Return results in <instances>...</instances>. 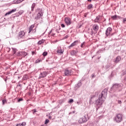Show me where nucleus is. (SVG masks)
<instances>
[{
    "mask_svg": "<svg viewBox=\"0 0 126 126\" xmlns=\"http://www.w3.org/2000/svg\"><path fill=\"white\" fill-rule=\"evenodd\" d=\"M108 94V89H104L99 95L98 98L95 101L94 103L95 105L98 106V107H100V106H102L103 103L105 102V100H106V98L107 97V95Z\"/></svg>",
    "mask_w": 126,
    "mask_h": 126,
    "instance_id": "f257e3e1",
    "label": "nucleus"
},
{
    "mask_svg": "<svg viewBox=\"0 0 126 126\" xmlns=\"http://www.w3.org/2000/svg\"><path fill=\"white\" fill-rule=\"evenodd\" d=\"M123 87V84L116 83L113 85L109 90L110 93H115L116 91H120V89Z\"/></svg>",
    "mask_w": 126,
    "mask_h": 126,
    "instance_id": "f03ea898",
    "label": "nucleus"
},
{
    "mask_svg": "<svg viewBox=\"0 0 126 126\" xmlns=\"http://www.w3.org/2000/svg\"><path fill=\"white\" fill-rule=\"evenodd\" d=\"M114 120L115 122H116V123H118V124L121 123V122L123 121V114L120 113L116 114Z\"/></svg>",
    "mask_w": 126,
    "mask_h": 126,
    "instance_id": "7ed1b4c3",
    "label": "nucleus"
},
{
    "mask_svg": "<svg viewBox=\"0 0 126 126\" xmlns=\"http://www.w3.org/2000/svg\"><path fill=\"white\" fill-rule=\"evenodd\" d=\"M42 16H43V11L42 9H39L38 13L36 16L34 17V19L35 20H39L40 18H42Z\"/></svg>",
    "mask_w": 126,
    "mask_h": 126,
    "instance_id": "20e7f679",
    "label": "nucleus"
},
{
    "mask_svg": "<svg viewBox=\"0 0 126 126\" xmlns=\"http://www.w3.org/2000/svg\"><path fill=\"white\" fill-rule=\"evenodd\" d=\"M72 70L71 69H65L64 71V76H70L72 75Z\"/></svg>",
    "mask_w": 126,
    "mask_h": 126,
    "instance_id": "39448f33",
    "label": "nucleus"
},
{
    "mask_svg": "<svg viewBox=\"0 0 126 126\" xmlns=\"http://www.w3.org/2000/svg\"><path fill=\"white\" fill-rule=\"evenodd\" d=\"M86 115H85L83 118H81L79 120V124H84V123H86L87 121H88V118H87Z\"/></svg>",
    "mask_w": 126,
    "mask_h": 126,
    "instance_id": "423d86ee",
    "label": "nucleus"
},
{
    "mask_svg": "<svg viewBox=\"0 0 126 126\" xmlns=\"http://www.w3.org/2000/svg\"><path fill=\"white\" fill-rule=\"evenodd\" d=\"M48 75V72L47 71H43L41 72L38 77V79H42V78H44Z\"/></svg>",
    "mask_w": 126,
    "mask_h": 126,
    "instance_id": "0eeeda50",
    "label": "nucleus"
},
{
    "mask_svg": "<svg viewBox=\"0 0 126 126\" xmlns=\"http://www.w3.org/2000/svg\"><path fill=\"white\" fill-rule=\"evenodd\" d=\"M25 35V32H24V31H22L18 33V38L19 39H21V38H24Z\"/></svg>",
    "mask_w": 126,
    "mask_h": 126,
    "instance_id": "6e6552de",
    "label": "nucleus"
},
{
    "mask_svg": "<svg viewBox=\"0 0 126 126\" xmlns=\"http://www.w3.org/2000/svg\"><path fill=\"white\" fill-rule=\"evenodd\" d=\"M111 32H112V28H108L105 32V34L106 37H108V36H109V35L111 34Z\"/></svg>",
    "mask_w": 126,
    "mask_h": 126,
    "instance_id": "1a4fd4ad",
    "label": "nucleus"
},
{
    "mask_svg": "<svg viewBox=\"0 0 126 126\" xmlns=\"http://www.w3.org/2000/svg\"><path fill=\"white\" fill-rule=\"evenodd\" d=\"M65 22L67 25H70L71 24V19L69 18H65Z\"/></svg>",
    "mask_w": 126,
    "mask_h": 126,
    "instance_id": "9d476101",
    "label": "nucleus"
},
{
    "mask_svg": "<svg viewBox=\"0 0 126 126\" xmlns=\"http://www.w3.org/2000/svg\"><path fill=\"white\" fill-rule=\"evenodd\" d=\"M100 17H101V16L98 15L96 17V18L94 20V22L95 23H99V22L101 21V19H100Z\"/></svg>",
    "mask_w": 126,
    "mask_h": 126,
    "instance_id": "9b49d317",
    "label": "nucleus"
},
{
    "mask_svg": "<svg viewBox=\"0 0 126 126\" xmlns=\"http://www.w3.org/2000/svg\"><path fill=\"white\" fill-rule=\"evenodd\" d=\"M78 43V40H75L74 42H73L72 43H71V45H70L68 46L69 49H71V48L74 47V46H76V44Z\"/></svg>",
    "mask_w": 126,
    "mask_h": 126,
    "instance_id": "f8f14e48",
    "label": "nucleus"
},
{
    "mask_svg": "<svg viewBox=\"0 0 126 126\" xmlns=\"http://www.w3.org/2000/svg\"><path fill=\"white\" fill-rule=\"evenodd\" d=\"M17 56L19 57L20 56H22L23 57H26V56H27V53L24 52H18Z\"/></svg>",
    "mask_w": 126,
    "mask_h": 126,
    "instance_id": "ddd939ff",
    "label": "nucleus"
},
{
    "mask_svg": "<svg viewBox=\"0 0 126 126\" xmlns=\"http://www.w3.org/2000/svg\"><path fill=\"white\" fill-rule=\"evenodd\" d=\"M82 85V83L81 82V80H80L78 82V84L75 85V88L76 89H78V88H79V87H81Z\"/></svg>",
    "mask_w": 126,
    "mask_h": 126,
    "instance_id": "4468645a",
    "label": "nucleus"
},
{
    "mask_svg": "<svg viewBox=\"0 0 126 126\" xmlns=\"http://www.w3.org/2000/svg\"><path fill=\"white\" fill-rule=\"evenodd\" d=\"M93 28L94 31H98L99 30V26L97 24H94L93 25Z\"/></svg>",
    "mask_w": 126,
    "mask_h": 126,
    "instance_id": "2eb2a0df",
    "label": "nucleus"
},
{
    "mask_svg": "<svg viewBox=\"0 0 126 126\" xmlns=\"http://www.w3.org/2000/svg\"><path fill=\"white\" fill-rule=\"evenodd\" d=\"M15 11H16V9H12V10L6 13L5 15V16H6V15H9V14H11V13H13V12H15Z\"/></svg>",
    "mask_w": 126,
    "mask_h": 126,
    "instance_id": "dca6fc26",
    "label": "nucleus"
},
{
    "mask_svg": "<svg viewBox=\"0 0 126 126\" xmlns=\"http://www.w3.org/2000/svg\"><path fill=\"white\" fill-rule=\"evenodd\" d=\"M121 60H122V57H121V56H118L116 58V60H115L114 63H119V62H120Z\"/></svg>",
    "mask_w": 126,
    "mask_h": 126,
    "instance_id": "f3484780",
    "label": "nucleus"
},
{
    "mask_svg": "<svg viewBox=\"0 0 126 126\" xmlns=\"http://www.w3.org/2000/svg\"><path fill=\"white\" fill-rule=\"evenodd\" d=\"M22 1H23V0H14L13 2V3L17 4L18 3H20V2H22Z\"/></svg>",
    "mask_w": 126,
    "mask_h": 126,
    "instance_id": "a211bd4d",
    "label": "nucleus"
},
{
    "mask_svg": "<svg viewBox=\"0 0 126 126\" xmlns=\"http://www.w3.org/2000/svg\"><path fill=\"white\" fill-rule=\"evenodd\" d=\"M96 99V95H93L91 96L90 102H93Z\"/></svg>",
    "mask_w": 126,
    "mask_h": 126,
    "instance_id": "6ab92c4d",
    "label": "nucleus"
},
{
    "mask_svg": "<svg viewBox=\"0 0 126 126\" xmlns=\"http://www.w3.org/2000/svg\"><path fill=\"white\" fill-rule=\"evenodd\" d=\"M78 51L75 50H72L70 52L71 56H75L77 54Z\"/></svg>",
    "mask_w": 126,
    "mask_h": 126,
    "instance_id": "aec40b11",
    "label": "nucleus"
},
{
    "mask_svg": "<svg viewBox=\"0 0 126 126\" xmlns=\"http://www.w3.org/2000/svg\"><path fill=\"white\" fill-rule=\"evenodd\" d=\"M35 6H36V3L33 2L31 6V11L33 12L34 11V8H35Z\"/></svg>",
    "mask_w": 126,
    "mask_h": 126,
    "instance_id": "412c9836",
    "label": "nucleus"
},
{
    "mask_svg": "<svg viewBox=\"0 0 126 126\" xmlns=\"http://www.w3.org/2000/svg\"><path fill=\"white\" fill-rule=\"evenodd\" d=\"M34 25H32L30 27V28L29 29V33H30L31 32V31H32V30H33V28H34Z\"/></svg>",
    "mask_w": 126,
    "mask_h": 126,
    "instance_id": "4be33fe9",
    "label": "nucleus"
},
{
    "mask_svg": "<svg viewBox=\"0 0 126 126\" xmlns=\"http://www.w3.org/2000/svg\"><path fill=\"white\" fill-rule=\"evenodd\" d=\"M45 43V40L44 39H41L38 42V45H42V44Z\"/></svg>",
    "mask_w": 126,
    "mask_h": 126,
    "instance_id": "5701e85b",
    "label": "nucleus"
},
{
    "mask_svg": "<svg viewBox=\"0 0 126 126\" xmlns=\"http://www.w3.org/2000/svg\"><path fill=\"white\" fill-rule=\"evenodd\" d=\"M11 49L12 50V53L14 55V54H15V53H16V52L17 51V49H16L14 47H12Z\"/></svg>",
    "mask_w": 126,
    "mask_h": 126,
    "instance_id": "b1692460",
    "label": "nucleus"
},
{
    "mask_svg": "<svg viewBox=\"0 0 126 126\" xmlns=\"http://www.w3.org/2000/svg\"><path fill=\"white\" fill-rule=\"evenodd\" d=\"M112 19H113V20H116L117 18H118V15H114L111 17Z\"/></svg>",
    "mask_w": 126,
    "mask_h": 126,
    "instance_id": "393cba45",
    "label": "nucleus"
},
{
    "mask_svg": "<svg viewBox=\"0 0 126 126\" xmlns=\"http://www.w3.org/2000/svg\"><path fill=\"white\" fill-rule=\"evenodd\" d=\"M87 8H88V9H91V8H93V5L92 4H89L87 6Z\"/></svg>",
    "mask_w": 126,
    "mask_h": 126,
    "instance_id": "a878e982",
    "label": "nucleus"
},
{
    "mask_svg": "<svg viewBox=\"0 0 126 126\" xmlns=\"http://www.w3.org/2000/svg\"><path fill=\"white\" fill-rule=\"evenodd\" d=\"M57 53L58 54H63V49H60L57 51Z\"/></svg>",
    "mask_w": 126,
    "mask_h": 126,
    "instance_id": "bb28decb",
    "label": "nucleus"
},
{
    "mask_svg": "<svg viewBox=\"0 0 126 126\" xmlns=\"http://www.w3.org/2000/svg\"><path fill=\"white\" fill-rule=\"evenodd\" d=\"M85 46V42H83L82 43H81V48H84Z\"/></svg>",
    "mask_w": 126,
    "mask_h": 126,
    "instance_id": "cd10ccee",
    "label": "nucleus"
},
{
    "mask_svg": "<svg viewBox=\"0 0 126 126\" xmlns=\"http://www.w3.org/2000/svg\"><path fill=\"white\" fill-rule=\"evenodd\" d=\"M32 112L33 115H35V113L37 112V110L34 109L32 110Z\"/></svg>",
    "mask_w": 126,
    "mask_h": 126,
    "instance_id": "c85d7f7f",
    "label": "nucleus"
},
{
    "mask_svg": "<svg viewBox=\"0 0 126 126\" xmlns=\"http://www.w3.org/2000/svg\"><path fill=\"white\" fill-rule=\"evenodd\" d=\"M43 56H44V57H46V56H47V55H48V52H43Z\"/></svg>",
    "mask_w": 126,
    "mask_h": 126,
    "instance_id": "c756f323",
    "label": "nucleus"
},
{
    "mask_svg": "<svg viewBox=\"0 0 126 126\" xmlns=\"http://www.w3.org/2000/svg\"><path fill=\"white\" fill-rule=\"evenodd\" d=\"M94 34H95V33H94V32L93 31V30H91V35L92 36H93V35H94Z\"/></svg>",
    "mask_w": 126,
    "mask_h": 126,
    "instance_id": "7c9ffc66",
    "label": "nucleus"
},
{
    "mask_svg": "<svg viewBox=\"0 0 126 126\" xmlns=\"http://www.w3.org/2000/svg\"><path fill=\"white\" fill-rule=\"evenodd\" d=\"M49 122H50V121H49V120H48V119H46V120H45V125H47V124H48V123H49Z\"/></svg>",
    "mask_w": 126,
    "mask_h": 126,
    "instance_id": "2f4dec72",
    "label": "nucleus"
},
{
    "mask_svg": "<svg viewBox=\"0 0 126 126\" xmlns=\"http://www.w3.org/2000/svg\"><path fill=\"white\" fill-rule=\"evenodd\" d=\"M126 18H125L123 19V23H124V24H126Z\"/></svg>",
    "mask_w": 126,
    "mask_h": 126,
    "instance_id": "473e14b6",
    "label": "nucleus"
},
{
    "mask_svg": "<svg viewBox=\"0 0 126 126\" xmlns=\"http://www.w3.org/2000/svg\"><path fill=\"white\" fill-rule=\"evenodd\" d=\"M6 102V99H3L2 100V104L3 105H4V103Z\"/></svg>",
    "mask_w": 126,
    "mask_h": 126,
    "instance_id": "72a5a7b5",
    "label": "nucleus"
},
{
    "mask_svg": "<svg viewBox=\"0 0 126 126\" xmlns=\"http://www.w3.org/2000/svg\"><path fill=\"white\" fill-rule=\"evenodd\" d=\"M21 101H23V99H22V98H19L18 100V102H21Z\"/></svg>",
    "mask_w": 126,
    "mask_h": 126,
    "instance_id": "f704fd0d",
    "label": "nucleus"
},
{
    "mask_svg": "<svg viewBox=\"0 0 126 126\" xmlns=\"http://www.w3.org/2000/svg\"><path fill=\"white\" fill-rule=\"evenodd\" d=\"M68 103H73V100L72 99H70Z\"/></svg>",
    "mask_w": 126,
    "mask_h": 126,
    "instance_id": "c9c22d12",
    "label": "nucleus"
},
{
    "mask_svg": "<svg viewBox=\"0 0 126 126\" xmlns=\"http://www.w3.org/2000/svg\"><path fill=\"white\" fill-rule=\"evenodd\" d=\"M61 27H62V28H64V27H65V26L64 25V24H61Z\"/></svg>",
    "mask_w": 126,
    "mask_h": 126,
    "instance_id": "e433bc0d",
    "label": "nucleus"
},
{
    "mask_svg": "<svg viewBox=\"0 0 126 126\" xmlns=\"http://www.w3.org/2000/svg\"><path fill=\"white\" fill-rule=\"evenodd\" d=\"M53 30H54V29L51 30V31L48 33L49 35L51 34V33H52V32H53Z\"/></svg>",
    "mask_w": 126,
    "mask_h": 126,
    "instance_id": "4c0bfd02",
    "label": "nucleus"
},
{
    "mask_svg": "<svg viewBox=\"0 0 126 126\" xmlns=\"http://www.w3.org/2000/svg\"><path fill=\"white\" fill-rule=\"evenodd\" d=\"M32 55H36V52H35V51H32Z\"/></svg>",
    "mask_w": 126,
    "mask_h": 126,
    "instance_id": "58836bf2",
    "label": "nucleus"
},
{
    "mask_svg": "<svg viewBox=\"0 0 126 126\" xmlns=\"http://www.w3.org/2000/svg\"><path fill=\"white\" fill-rule=\"evenodd\" d=\"M92 78H94V77H95V74H93L92 75Z\"/></svg>",
    "mask_w": 126,
    "mask_h": 126,
    "instance_id": "ea45409f",
    "label": "nucleus"
},
{
    "mask_svg": "<svg viewBox=\"0 0 126 126\" xmlns=\"http://www.w3.org/2000/svg\"><path fill=\"white\" fill-rule=\"evenodd\" d=\"M16 126H22V124H18Z\"/></svg>",
    "mask_w": 126,
    "mask_h": 126,
    "instance_id": "a19ab883",
    "label": "nucleus"
},
{
    "mask_svg": "<svg viewBox=\"0 0 126 126\" xmlns=\"http://www.w3.org/2000/svg\"><path fill=\"white\" fill-rule=\"evenodd\" d=\"M118 104H122V101H121V100H118Z\"/></svg>",
    "mask_w": 126,
    "mask_h": 126,
    "instance_id": "79ce46f5",
    "label": "nucleus"
},
{
    "mask_svg": "<svg viewBox=\"0 0 126 126\" xmlns=\"http://www.w3.org/2000/svg\"><path fill=\"white\" fill-rule=\"evenodd\" d=\"M51 35H52V36H55V35H56V33L52 32Z\"/></svg>",
    "mask_w": 126,
    "mask_h": 126,
    "instance_id": "37998d69",
    "label": "nucleus"
},
{
    "mask_svg": "<svg viewBox=\"0 0 126 126\" xmlns=\"http://www.w3.org/2000/svg\"><path fill=\"white\" fill-rule=\"evenodd\" d=\"M21 125H22V126H24L25 125H26L25 123H22V124H20Z\"/></svg>",
    "mask_w": 126,
    "mask_h": 126,
    "instance_id": "c03bdc74",
    "label": "nucleus"
},
{
    "mask_svg": "<svg viewBox=\"0 0 126 126\" xmlns=\"http://www.w3.org/2000/svg\"><path fill=\"white\" fill-rule=\"evenodd\" d=\"M56 32H57V33H60V32H59V31L58 30H55Z\"/></svg>",
    "mask_w": 126,
    "mask_h": 126,
    "instance_id": "a18cd8bd",
    "label": "nucleus"
},
{
    "mask_svg": "<svg viewBox=\"0 0 126 126\" xmlns=\"http://www.w3.org/2000/svg\"><path fill=\"white\" fill-rule=\"evenodd\" d=\"M117 18H119V19H120V18H121V17L119 16H117Z\"/></svg>",
    "mask_w": 126,
    "mask_h": 126,
    "instance_id": "49530a36",
    "label": "nucleus"
},
{
    "mask_svg": "<svg viewBox=\"0 0 126 126\" xmlns=\"http://www.w3.org/2000/svg\"><path fill=\"white\" fill-rule=\"evenodd\" d=\"M88 1H92V0H88Z\"/></svg>",
    "mask_w": 126,
    "mask_h": 126,
    "instance_id": "de8ad7c7",
    "label": "nucleus"
},
{
    "mask_svg": "<svg viewBox=\"0 0 126 126\" xmlns=\"http://www.w3.org/2000/svg\"><path fill=\"white\" fill-rule=\"evenodd\" d=\"M40 61H37L36 63H40Z\"/></svg>",
    "mask_w": 126,
    "mask_h": 126,
    "instance_id": "09e8293b",
    "label": "nucleus"
},
{
    "mask_svg": "<svg viewBox=\"0 0 126 126\" xmlns=\"http://www.w3.org/2000/svg\"><path fill=\"white\" fill-rule=\"evenodd\" d=\"M49 118L50 119H52V116H49Z\"/></svg>",
    "mask_w": 126,
    "mask_h": 126,
    "instance_id": "8fccbe9b",
    "label": "nucleus"
},
{
    "mask_svg": "<svg viewBox=\"0 0 126 126\" xmlns=\"http://www.w3.org/2000/svg\"><path fill=\"white\" fill-rule=\"evenodd\" d=\"M68 37V36L66 35V38H67Z\"/></svg>",
    "mask_w": 126,
    "mask_h": 126,
    "instance_id": "3c124183",
    "label": "nucleus"
},
{
    "mask_svg": "<svg viewBox=\"0 0 126 126\" xmlns=\"http://www.w3.org/2000/svg\"><path fill=\"white\" fill-rule=\"evenodd\" d=\"M94 57H95V56H94L93 57H92V59H93V58H94Z\"/></svg>",
    "mask_w": 126,
    "mask_h": 126,
    "instance_id": "603ef678",
    "label": "nucleus"
},
{
    "mask_svg": "<svg viewBox=\"0 0 126 126\" xmlns=\"http://www.w3.org/2000/svg\"><path fill=\"white\" fill-rule=\"evenodd\" d=\"M19 86H21V85L19 84Z\"/></svg>",
    "mask_w": 126,
    "mask_h": 126,
    "instance_id": "864d4df0",
    "label": "nucleus"
},
{
    "mask_svg": "<svg viewBox=\"0 0 126 126\" xmlns=\"http://www.w3.org/2000/svg\"><path fill=\"white\" fill-rule=\"evenodd\" d=\"M85 17H86V15H85Z\"/></svg>",
    "mask_w": 126,
    "mask_h": 126,
    "instance_id": "5fc2aeb1",
    "label": "nucleus"
}]
</instances>
